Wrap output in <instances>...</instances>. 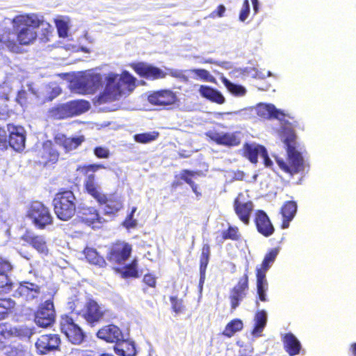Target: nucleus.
<instances>
[{
	"mask_svg": "<svg viewBox=\"0 0 356 356\" xmlns=\"http://www.w3.org/2000/svg\"><path fill=\"white\" fill-rule=\"evenodd\" d=\"M105 166L101 163L85 164L79 165L76 171L86 177L83 184L84 190L92 196L99 205H104L106 214H115L123 207L122 200L115 195L108 197L102 192L100 187L96 181L94 173L99 170L104 169Z\"/></svg>",
	"mask_w": 356,
	"mask_h": 356,
	"instance_id": "obj_1",
	"label": "nucleus"
},
{
	"mask_svg": "<svg viewBox=\"0 0 356 356\" xmlns=\"http://www.w3.org/2000/svg\"><path fill=\"white\" fill-rule=\"evenodd\" d=\"M106 80L104 92L96 99V103L99 105L118 99L122 94L134 90L136 86V79L127 71H123L120 76L118 74H109Z\"/></svg>",
	"mask_w": 356,
	"mask_h": 356,
	"instance_id": "obj_2",
	"label": "nucleus"
},
{
	"mask_svg": "<svg viewBox=\"0 0 356 356\" xmlns=\"http://www.w3.org/2000/svg\"><path fill=\"white\" fill-rule=\"evenodd\" d=\"M283 142L286 149L287 161L281 158H276L275 161L283 172L293 176L304 170V159L296 148V135L291 129H287V136Z\"/></svg>",
	"mask_w": 356,
	"mask_h": 356,
	"instance_id": "obj_3",
	"label": "nucleus"
},
{
	"mask_svg": "<svg viewBox=\"0 0 356 356\" xmlns=\"http://www.w3.org/2000/svg\"><path fill=\"white\" fill-rule=\"evenodd\" d=\"M33 13L18 15L13 19V29L19 44L27 46L36 40L38 33L33 23Z\"/></svg>",
	"mask_w": 356,
	"mask_h": 356,
	"instance_id": "obj_4",
	"label": "nucleus"
},
{
	"mask_svg": "<svg viewBox=\"0 0 356 356\" xmlns=\"http://www.w3.org/2000/svg\"><path fill=\"white\" fill-rule=\"evenodd\" d=\"M53 206L54 213L58 219L63 221L69 220L76 213L75 195L71 190L61 188L55 194Z\"/></svg>",
	"mask_w": 356,
	"mask_h": 356,
	"instance_id": "obj_5",
	"label": "nucleus"
},
{
	"mask_svg": "<svg viewBox=\"0 0 356 356\" xmlns=\"http://www.w3.org/2000/svg\"><path fill=\"white\" fill-rule=\"evenodd\" d=\"M59 328L67 341L72 345H81L86 340V332L77 323L72 313L62 314L60 316Z\"/></svg>",
	"mask_w": 356,
	"mask_h": 356,
	"instance_id": "obj_6",
	"label": "nucleus"
},
{
	"mask_svg": "<svg viewBox=\"0 0 356 356\" xmlns=\"http://www.w3.org/2000/svg\"><path fill=\"white\" fill-rule=\"evenodd\" d=\"M90 108V102L84 99L69 101L58 104L49 110V117L52 120H63L80 115Z\"/></svg>",
	"mask_w": 356,
	"mask_h": 356,
	"instance_id": "obj_7",
	"label": "nucleus"
},
{
	"mask_svg": "<svg viewBox=\"0 0 356 356\" xmlns=\"http://www.w3.org/2000/svg\"><path fill=\"white\" fill-rule=\"evenodd\" d=\"M26 216L38 229H44L54 223V217L49 208L40 202H31Z\"/></svg>",
	"mask_w": 356,
	"mask_h": 356,
	"instance_id": "obj_8",
	"label": "nucleus"
},
{
	"mask_svg": "<svg viewBox=\"0 0 356 356\" xmlns=\"http://www.w3.org/2000/svg\"><path fill=\"white\" fill-rule=\"evenodd\" d=\"M106 311L95 300L89 299L81 311V316L90 327L100 323L104 319Z\"/></svg>",
	"mask_w": 356,
	"mask_h": 356,
	"instance_id": "obj_9",
	"label": "nucleus"
},
{
	"mask_svg": "<svg viewBox=\"0 0 356 356\" xmlns=\"http://www.w3.org/2000/svg\"><path fill=\"white\" fill-rule=\"evenodd\" d=\"M129 67L141 78L147 80L162 79L166 77L167 73L158 67L145 62H134Z\"/></svg>",
	"mask_w": 356,
	"mask_h": 356,
	"instance_id": "obj_10",
	"label": "nucleus"
},
{
	"mask_svg": "<svg viewBox=\"0 0 356 356\" xmlns=\"http://www.w3.org/2000/svg\"><path fill=\"white\" fill-rule=\"evenodd\" d=\"M55 309L53 301L47 300L42 303L35 313V322L40 327H47L55 321Z\"/></svg>",
	"mask_w": 356,
	"mask_h": 356,
	"instance_id": "obj_11",
	"label": "nucleus"
},
{
	"mask_svg": "<svg viewBox=\"0 0 356 356\" xmlns=\"http://www.w3.org/2000/svg\"><path fill=\"white\" fill-rule=\"evenodd\" d=\"M131 251L132 248L129 243L116 241L110 246L106 258L111 263L122 264L130 257Z\"/></svg>",
	"mask_w": 356,
	"mask_h": 356,
	"instance_id": "obj_12",
	"label": "nucleus"
},
{
	"mask_svg": "<svg viewBox=\"0 0 356 356\" xmlns=\"http://www.w3.org/2000/svg\"><path fill=\"white\" fill-rule=\"evenodd\" d=\"M61 339L58 334H45L40 335L35 343L38 355H44L59 349Z\"/></svg>",
	"mask_w": 356,
	"mask_h": 356,
	"instance_id": "obj_13",
	"label": "nucleus"
},
{
	"mask_svg": "<svg viewBox=\"0 0 356 356\" xmlns=\"http://www.w3.org/2000/svg\"><path fill=\"white\" fill-rule=\"evenodd\" d=\"M249 289L248 269L246 273L239 278L237 284L230 290L229 301L232 311H234L246 296Z\"/></svg>",
	"mask_w": 356,
	"mask_h": 356,
	"instance_id": "obj_14",
	"label": "nucleus"
},
{
	"mask_svg": "<svg viewBox=\"0 0 356 356\" xmlns=\"http://www.w3.org/2000/svg\"><path fill=\"white\" fill-rule=\"evenodd\" d=\"M74 86L80 94H93L102 86L101 75L92 74L83 76L76 81Z\"/></svg>",
	"mask_w": 356,
	"mask_h": 356,
	"instance_id": "obj_15",
	"label": "nucleus"
},
{
	"mask_svg": "<svg viewBox=\"0 0 356 356\" xmlns=\"http://www.w3.org/2000/svg\"><path fill=\"white\" fill-rule=\"evenodd\" d=\"M8 131V147H10L17 152L22 151L25 147L26 131L22 126L12 123L7 124Z\"/></svg>",
	"mask_w": 356,
	"mask_h": 356,
	"instance_id": "obj_16",
	"label": "nucleus"
},
{
	"mask_svg": "<svg viewBox=\"0 0 356 356\" xmlns=\"http://www.w3.org/2000/svg\"><path fill=\"white\" fill-rule=\"evenodd\" d=\"M22 241L30 245L38 254L47 256L49 253L48 240L44 235L26 231L21 236Z\"/></svg>",
	"mask_w": 356,
	"mask_h": 356,
	"instance_id": "obj_17",
	"label": "nucleus"
},
{
	"mask_svg": "<svg viewBox=\"0 0 356 356\" xmlns=\"http://www.w3.org/2000/svg\"><path fill=\"white\" fill-rule=\"evenodd\" d=\"M233 207L239 220L245 225H249L254 209L253 202L250 200L245 202L243 193H239L234 200Z\"/></svg>",
	"mask_w": 356,
	"mask_h": 356,
	"instance_id": "obj_18",
	"label": "nucleus"
},
{
	"mask_svg": "<svg viewBox=\"0 0 356 356\" xmlns=\"http://www.w3.org/2000/svg\"><path fill=\"white\" fill-rule=\"evenodd\" d=\"M149 104L158 106H171L176 103V93L170 89H161L152 92L147 97Z\"/></svg>",
	"mask_w": 356,
	"mask_h": 356,
	"instance_id": "obj_19",
	"label": "nucleus"
},
{
	"mask_svg": "<svg viewBox=\"0 0 356 356\" xmlns=\"http://www.w3.org/2000/svg\"><path fill=\"white\" fill-rule=\"evenodd\" d=\"M242 136L240 131H236L225 133L215 132L209 135V137L217 145L232 147L241 145Z\"/></svg>",
	"mask_w": 356,
	"mask_h": 356,
	"instance_id": "obj_20",
	"label": "nucleus"
},
{
	"mask_svg": "<svg viewBox=\"0 0 356 356\" xmlns=\"http://www.w3.org/2000/svg\"><path fill=\"white\" fill-rule=\"evenodd\" d=\"M258 116L264 119H277L282 124H287L286 115L280 109L277 108L272 104L259 103L256 106Z\"/></svg>",
	"mask_w": 356,
	"mask_h": 356,
	"instance_id": "obj_21",
	"label": "nucleus"
},
{
	"mask_svg": "<svg viewBox=\"0 0 356 356\" xmlns=\"http://www.w3.org/2000/svg\"><path fill=\"white\" fill-rule=\"evenodd\" d=\"M254 222L257 232L264 237H269L274 234V225L264 210L259 209L255 211Z\"/></svg>",
	"mask_w": 356,
	"mask_h": 356,
	"instance_id": "obj_22",
	"label": "nucleus"
},
{
	"mask_svg": "<svg viewBox=\"0 0 356 356\" xmlns=\"http://www.w3.org/2000/svg\"><path fill=\"white\" fill-rule=\"evenodd\" d=\"M40 293V287L38 285L29 282H22L15 290L13 296L25 301H31L37 298Z\"/></svg>",
	"mask_w": 356,
	"mask_h": 356,
	"instance_id": "obj_23",
	"label": "nucleus"
},
{
	"mask_svg": "<svg viewBox=\"0 0 356 356\" xmlns=\"http://www.w3.org/2000/svg\"><path fill=\"white\" fill-rule=\"evenodd\" d=\"M79 220L92 227H99L104 222L99 211L92 207H83L79 211Z\"/></svg>",
	"mask_w": 356,
	"mask_h": 356,
	"instance_id": "obj_24",
	"label": "nucleus"
},
{
	"mask_svg": "<svg viewBox=\"0 0 356 356\" xmlns=\"http://www.w3.org/2000/svg\"><path fill=\"white\" fill-rule=\"evenodd\" d=\"M97 337L108 343H115V344L122 341L124 334L121 330L115 325L109 324L102 326L97 332Z\"/></svg>",
	"mask_w": 356,
	"mask_h": 356,
	"instance_id": "obj_25",
	"label": "nucleus"
},
{
	"mask_svg": "<svg viewBox=\"0 0 356 356\" xmlns=\"http://www.w3.org/2000/svg\"><path fill=\"white\" fill-rule=\"evenodd\" d=\"M60 154L50 140L44 142L40 154V163L44 165H51L58 161Z\"/></svg>",
	"mask_w": 356,
	"mask_h": 356,
	"instance_id": "obj_26",
	"label": "nucleus"
},
{
	"mask_svg": "<svg viewBox=\"0 0 356 356\" xmlns=\"http://www.w3.org/2000/svg\"><path fill=\"white\" fill-rule=\"evenodd\" d=\"M54 142L59 146L63 147L65 152L76 149L84 141L83 136L73 138H67L65 135L56 136L54 138Z\"/></svg>",
	"mask_w": 356,
	"mask_h": 356,
	"instance_id": "obj_27",
	"label": "nucleus"
},
{
	"mask_svg": "<svg viewBox=\"0 0 356 356\" xmlns=\"http://www.w3.org/2000/svg\"><path fill=\"white\" fill-rule=\"evenodd\" d=\"M284 350L290 356H295L300 353L302 345L297 337L291 332L286 333L282 339Z\"/></svg>",
	"mask_w": 356,
	"mask_h": 356,
	"instance_id": "obj_28",
	"label": "nucleus"
},
{
	"mask_svg": "<svg viewBox=\"0 0 356 356\" xmlns=\"http://www.w3.org/2000/svg\"><path fill=\"white\" fill-rule=\"evenodd\" d=\"M297 212V204L295 201L289 200L284 203L280 209L282 216L281 227L286 229L289 227L290 222L293 219Z\"/></svg>",
	"mask_w": 356,
	"mask_h": 356,
	"instance_id": "obj_29",
	"label": "nucleus"
},
{
	"mask_svg": "<svg viewBox=\"0 0 356 356\" xmlns=\"http://www.w3.org/2000/svg\"><path fill=\"white\" fill-rule=\"evenodd\" d=\"M199 93L202 97L211 102L222 104L225 102V98L217 89L209 86L201 85L199 88Z\"/></svg>",
	"mask_w": 356,
	"mask_h": 356,
	"instance_id": "obj_30",
	"label": "nucleus"
},
{
	"mask_svg": "<svg viewBox=\"0 0 356 356\" xmlns=\"http://www.w3.org/2000/svg\"><path fill=\"white\" fill-rule=\"evenodd\" d=\"M264 147L261 145L245 143L241 149V154L250 163L257 164L258 163V156L261 154Z\"/></svg>",
	"mask_w": 356,
	"mask_h": 356,
	"instance_id": "obj_31",
	"label": "nucleus"
},
{
	"mask_svg": "<svg viewBox=\"0 0 356 356\" xmlns=\"http://www.w3.org/2000/svg\"><path fill=\"white\" fill-rule=\"evenodd\" d=\"M211 255L210 245L208 243L202 245L200 257V281L199 285L202 288L206 278V271Z\"/></svg>",
	"mask_w": 356,
	"mask_h": 356,
	"instance_id": "obj_32",
	"label": "nucleus"
},
{
	"mask_svg": "<svg viewBox=\"0 0 356 356\" xmlns=\"http://www.w3.org/2000/svg\"><path fill=\"white\" fill-rule=\"evenodd\" d=\"M83 254L85 259L90 264L101 268L107 266V263L104 257L100 255L95 248L86 246L83 250Z\"/></svg>",
	"mask_w": 356,
	"mask_h": 356,
	"instance_id": "obj_33",
	"label": "nucleus"
},
{
	"mask_svg": "<svg viewBox=\"0 0 356 356\" xmlns=\"http://www.w3.org/2000/svg\"><path fill=\"white\" fill-rule=\"evenodd\" d=\"M33 23H34L35 29L41 27V39L45 42L49 40V37L52 35L54 31L52 26L45 21L43 15L33 13Z\"/></svg>",
	"mask_w": 356,
	"mask_h": 356,
	"instance_id": "obj_34",
	"label": "nucleus"
},
{
	"mask_svg": "<svg viewBox=\"0 0 356 356\" xmlns=\"http://www.w3.org/2000/svg\"><path fill=\"white\" fill-rule=\"evenodd\" d=\"M115 353L120 356H136V350L134 343L125 340L124 337L122 341H118L114 347Z\"/></svg>",
	"mask_w": 356,
	"mask_h": 356,
	"instance_id": "obj_35",
	"label": "nucleus"
},
{
	"mask_svg": "<svg viewBox=\"0 0 356 356\" xmlns=\"http://www.w3.org/2000/svg\"><path fill=\"white\" fill-rule=\"evenodd\" d=\"M280 252L279 248H274L270 249L264 256L261 264L256 269V273H261V275H266L267 271L270 268L271 265L275 261L277 256Z\"/></svg>",
	"mask_w": 356,
	"mask_h": 356,
	"instance_id": "obj_36",
	"label": "nucleus"
},
{
	"mask_svg": "<svg viewBox=\"0 0 356 356\" xmlns=\"http://www.w3.org/2000/svg\"><path fill=\"white\" fill-rule=\"evenodd\" d=\"M254 325L251 334L252 336L258 337L261 335V332L267 323V314L264 310H259L255 313L254 318Z\"/></svg>",
	"mask_w": 356,
	"mask_h": 356,
	"instance_id": "obj_37",
	"label": "nucleus"
},
{
	"mask_svg": "<svg viewBox=\"0 0 356 356\" xmlns=\"http://www.w3.org/2000/svg\"><path fill=\"white\" fill-rule=\"evenodd\" d=\"M16 307L15 302L10 298H0V321L13 314Z\"/></svg>",
	"mask_w": 356,
	"mask_h": 356,
	"instance_id": "obj_38",
	"label": "nucleus"
},
{
	"mask_svg": "<svg viewBox=\"0 0 356 356\" xmlns=\"http://www.w3.org/2000/svg\"><path fill=\"white\" fill-rule=\"evenodd\" d=\"M266 276L265 275H261V273H256L257 293L259 300L261 302H266L268 300L266 292L268 291V284Z\"/></svg>",
	"mask_w": 356,
	"mask_h": 356,
	"instance_id": "obj_39",
	"label": "nucleus"
},
{
	"mask_svg": "<svg viewBox=\"0 0 356 356\" xmlns=\"http://www.w3.org/2000/svg\"><path fill=\"white\" fill-rule=\"evenodd\" d=\"M243 328V323L240 318H234L231 320L225 326L222 332V335L231 338L236 332H240Z\"/></svg>",
	"mask_w": 356,
	"mask_h": 356,
	"instance_id": "obj_40",
	"label": "nucleus"
},
{
	"mask_svg": "<svg viewBox=\"0 0 356 356\" xmlns=\"http://www.w3.org/2000/svg\"><path fill=\"white\" fill-rule=\"evenodd\" d=\"M8 331L10 332V338L17 337L22 340H29L33 334V330L27 326L8 327Z\"/></svg>",
	"mask_w": 356,
	"mask_h": 356,
	"instance_id": "obj_41",
	"label": "nucleus"
},
{
	"mask_svg": "<svg viewBox=\"0 0 356 356\" xmlns=\"http://www.w3.org/2000/svg\"><path fill=\"white\" fill-rule=\"evenodd\" d=\"M195 175H197V172L185 169L181 170L180 173V179L191 187L193 192L197 196H200L201 193L197 191V185L192 180V177Z\"/></svg>",
	"mask_w": 356,
	"mask_h": 356,
	"instance_id": "obj_42",
	"label": "nucleus"
},
{
	"mask_svg": "<svg viewBox=\"0 0 356 356\" xmlns=\"http://www.w3.org/2000/svg\"><path fill=\"white\" fill-rule=\"evenodd\" d=\"M221 81L227 90L233 95L241 97L246 93V90L243 86L231 82L226 77H222Z\"/></svg>",
	"mask_w": 356,
	"mask_h": 356,
	"instance_id": "obj_43",
	"label": "nucleus"
},
{
	"mask_svg": "<svg viewBox=\"0 0 356 356\" xmlns=\"http://www.w3.org/2000/svg\"><path fill=\"white\" fill-rule=\"evenodd\" d=\"M137 260L134 259L129 264L125 265L121 272L122 277L123 278H137L139 277L138 271L137 269Z\"/></svg>",
	"mask_w": 356,
	"mask_h": 356,
	"instance_id": "obj_44",
	"label": "nucleus"
},
{
	"mask_svg": "<svg viewBox=\"0 0 356 356\" xmlns=\"http://www.w3.org/2000/svg\"><path fill=\"white\" fill-rule=\"evenodd\" d=\"M159 136V132L154 131L152 132L137 134L134 136L136 143L145 144L156 140Z\"/></svg>",
	"mask_w": 356,
	"mask_h": 356,
	"instance_id": "obj_45",
	"label": "nucleus"
},
{
	"mask_svg": "<svg viewBox=\"0 0 356 356\" xmlns=\"http://www.w3.org/2000/svg\"><path fill=\"white\" fill-rule=\"evenodd\" d=\"M222 240H232L238 241L240 240L241 235L239 232V229L236 226H229L226 230H224L222 234Z\"/></svg>",
	"mask_w": 356,
	"mask_h": 356,
	"instance_id": "obj_46",
	"label": "nucleus"
},
{
	"mask_svg": "<svg viewBox=\"0 0 356 356\" xmlns=\"http://www.w3.org/2000/svg\"><path fill=\"white\" fill-rule=\"evenodd\" d=\"M55 24L58 36L63 38H66L69 31V19H55Z\"/></svg>",
	"mask_w": 356,
	"mask_h": 356,
	"instance_id": "obj_47",
	"label": "nucleus"
},
{
	"mask_svg": "<svg viewBox=\"0 0 356 356\" xmlns=\"http://www.w3.org/2000/svg\"><path fill=\"white\" fill-rule=\"evenodd\" d=\"M136 210V207H132L131 212L129 214H127L125 219L122 222V226L128 230L136 228L137 227V220L134 218V215Z\"/></svg>",
	"mask_w": 356,
	"mask_h": 356,
	"instance_id": "obj_48",
	"label": "nucleus"
},
{
	"mask_svg": "<svg viewBox=\"0 0 356 356\" xmlns=\"http://www.w3.org/2000/svg\"><path fill=\"white\" fill-rule=\"evenodd\" d=\"M0 292L3 294L8 293L13 289V284L8 275L0 274Z\"/></svg>",
	"mask_w": 356,
	"mask_h": 356,
	"instance_id": "obj_49",
	"label": "nucleus"
},
{
	"mask_svg": "<svg viewBox=\"0 0 356 356\" xmlns=\"http://www.w3.org/2000/svg\"><path fill=\"white\" fill-rule=\"evenodd\" d=\"M170 301L172 305V309L177 314L184 312V306L182 299H179L177 296H170Z\"/></svg>",
	"mask_w": 356,
	"mask_h": 356,
	"instance_id": "obj_50",
	"label": "nucleus"
},
{
	"mask_svg": "<svg viewBox=\"0 0 356 356\" xmlns=\"http://www.w3.org/2000/svg\"><path fill=\"white\" fill-rule=\"evenodd\" d=\"M192 72L204 81L209 82H213L215 81V78L211 76L207 70L194 69L192 70Z\"/></svg>",
	"mask_w": 356,
	"mask_h": 356,
	"instance_id": "obj_51",
	"label": "nucleus"
},
{
	"mask_svg": "<svg viewBox=\"0 0 356 356\" xmlns=\"http://www.w3.org/2000/svg\"><path fill=\"white\" fill-rule=\"evenodd\" d=\"M13 265L8 259L0 256V274L7 275L13 270Z\"/></svg>",
	"mask_w": 356,
	"mask_h": 356,
	"instance_id": "obj_52",
	"label": "nucleus"
},
{
	"mask_svg": "<svg viewBox=\"0 0 356 356\" xmlns=\"http://www.w3.org/2000/svg\"><path fill=\"white\" fill-rule=\"evenodd\" d=\"M8 98L0 97V120L5 119L9 115L8 106L7 105Z\"/></svg>",
	"mask_w": 356,
	"mask_h": 356,
	"instance_id": "obj_53",
	"label": "nucleus"
},
{
	"mask_svg": "<svg viewBox=\"0 0 356 356\" xmlns=\"http://www.w3.org/2000/svg\"><path fill=\"white\" fill-rule=\"evenodd\" d=\"M8 137L6 130L0 127V150L4 151L8 149Z\"/></svg>",
	"mask_w": 356,
	"mask_h": 356,
	"instance_id": "obj_54",
	"label": "nucleus"
},
{
	"mask_svg": "<svg viewBox=\"0 0 356 356\" xmlns=\"http://www.w3.org/2000/svg\"><path fill=\"white\" fill-rule=\"evenodd\" d=\"M143 282L149 287L155 288L156 286V277L152 273H146L143 277Z\"/></svg>",
	"mask_w": 356,
	"mask_h": 356,
	"instance_id": "obj_55",
	"label": "nucleus"
},
{
	"mask_svg": "<svg viewBox=\"0 0 356 356\" xmlns=\"http://www.w3.org/2000/svg\"><path fill=\"white\" fill-rule=\"evenodd\" d=\"M94 154L99 159H107L110 156L109 150L102 146L95 147Z\"/></svg>",
	"mask_w": 356,
	"mask_h": 356,
	"instance_id": "obj_56",
	"label": "nucleus"
},
{
	"mask_svg": "<svg viewBox=\"0 0 356 356\" xmlns=\"http://www.w3.org/2000/svg\"><path fill=\"white\" fill-rule=\"evenodd\" d=\"M250 13V5L248 0H244L239 14V19L244 22Z\"/></svg>",
	"mask_w": 356,
	"mask_h": 356,
	"instance_id": "obj_57",
	"label": "nucleus"
},
{
	"mask_svg": "<svg viewBox=\"0 0 356 356\" xmlns=\"http://www.w3.org/2000/svg\"><path fill=\"white\" fill-rule=\"evenodd\" d=\"M28 92L24 90L18 91L16 96V101L21 106H25L28 104Z\"/></svg>",
	"mask_w": 356,
	"mask_h": 356,
	"instance_id": "obj_58",
	"label": "nucleus"
},
{
	"mask_svg": "<svg viewBox=\"0 0 356 356\" xmlns=\"http://www.w3.org/2000/svg\"><path fill=\"white\" fill-rule=\"evenodd\" d=\"M10 332L6 323H0V343L5 339H10Z\"/></svg>",
	"mask_w": 356,
	"mask_h": 356,
	"instance_id": "obj_59",
	"label": "nucleus"
},
{
	"mask_svg": "<svg viewBox=\"0 0 356 356\" xmlns=\"http://www.w3.org/2000/svg\"><path fill=\"white\" fill-rule=\"evenodd\" d=\"M225 10H226L225 7L222 4H220L217 7V8L215 10L212 11L209 14V17L212 19H214L216 17H222L224 16Z\"/></svg>",
	"mask_w": 356,
	"mask_h": 356,
	"instance_id": "obj_60",
	"label": "nucleus"
},
{
	"mask_svg": "<svg viewBox=\"0 0 356 356\" xmlns=\"http://www.w3.org/2000/svg\"><path fill=\"white\" fill-rule=\"evenodd\" d=\"M4 45L11 51L17 52L19 46L14 40L8 39L3 42Z\"/></svg>",
	"mask_w": 356,
	"mask_h": 356,
	"instance_id": "obj_61",
	"label": "nucleus"
},
{
	"mask_svg": "<svg viewBox=\"0 0 356 356\" xmlns=\"http://www.w3.org/2000/svg\"><path fill=\"white\" fill-rule=\"evenodd\" d=\"M260 155L264 159V163L266 167L270 168L273 165V161L269 158L268 152L265 147L261 149Z\"/></svg>",
	"mask_w": 356,
	"mask_h": 356,
	"instance_id": "obj_62",
	"label": "nucleus"
},
{
	"mask_svg": "<svg viewBox=\"0 0 356 356\" xmlns=\"http://www.w3.org/2000/svg\"><path fill=\"white\" fill-rule=\"evenodd\" d=\"M169 74L175 78H179L181 76V72L178 70H170Z\"/></svg>",
	"mask_w": 356,
	"mask_h": 356,
	"instance_id": "obj_63",
	"label": "nucleus"
},
{
	"mask_svg": "<svg viewBox=\"0 0 356 356\" xmlns=\"http://www.w3.org/2000/svg\"><path fill=\"white\" fill-rule=\"evenodd\" d=\"M253 6V9L254 13H257L259 10V1L258 0H251Z\"/></svg>",
	"mask_w": 356,
	"mask_h": 356,
	"instance_id": "obj_64",
	"label": "nucleus"
}]
</instances>
